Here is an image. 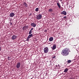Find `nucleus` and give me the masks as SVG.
<instances>
[{
	"mask_svg": "<svg viewBox=\"0 0 79 79\" xmlns=\"http://www.w3.org/2000/svg\"><path fill=\"white\" fill-rule=\"evenodd\" d=\"M57 5L60 9L61 8V5L60 3H57Z\"/></svg>",
	"mask_w": 79,
	"mask_h": 79,
	"instance_id": "10",
	"label": "nucleus"
},
{
	"mask_svg": "<svg viewBox=\"0 0 79 79\" xmlns=\"http://www.w3.org/2000/svg\"><path fill=\"white\" fill-rule=\"evenodd\" d=\"M1 46H0V51H1Z\"/></svg>",
	"mask_w": 79,
	"mask_h": 79,
	"instance_id": "25",
	"label": "nucleus"
},
{
	"mask_svg": "<svg viewBox=\"0 0 79 79\" xmlns=\"http://www.w3.org/2000/svg\"><path fill=\"white\" fill-rule=\"evenodd\" d=\"M56 45L55 44L53 45L52 47H51L52 50H55V49H56Z\"/></svg>",
	"mask_w": 79,
	"mask_h": 79,
	"instance_id": "9",
	"label": "nucleus"
},
{
	"mask_svg": "<svg viewBox=\"0 0 79 79\" xmlns=\"http://www.w3.org/2000/svg\"><path fill=\"white\" fill-rule=\"evenodd\" d=\"M55 58V56H54L52 57V58L53 59H54V58Z\"/></svg>",
	"mask_w": 79,
	"mask_h": 79,
	"instance_id": "23",
	"label": "nucleus"
},
{
	"mask_svg": "<svg viewBox=\"0 0 79 79\" xmlns=\"http://www.w3.org/2000/svg\"><path fill=\"white\" fill-rule=\"evenodd\" d=\"M47 30H46L45 32H47Z\"/></svg>",
	"mask_w": 79,
	"mask_h": 79,
	"instance_id": "27",
	"label": "nucleus"
},
{
	"mask_svg": "<svg viewBox=\"0 0 79 79\" xmlns=\"http://www.w3.org/2000/svg\"><path fill=\"white\" fill-rule=\"evenodd\" d=\"M61 54L63 56H68L69 54V49L68 48H64L62 50Z\"/></svg>",
	"mask_w": 79,
	"mask_h": 79,
	"instance_id": "1",
	"label": "nucleus"
},
{
	"mask_svg": "<svg viewBox=\"0 0 79 79\" xmlns=\"http://www.w3.org/2000/svg\"><path fill=\"white\" fill-rule=\"evenodd\" d=\"M23 6H25V7H27V3H26V2H24L23 4Z\"/></svg>",
	"mask_w": 79,
	"mask_h": 79,
	"instance_id": "12",
	"label": "nucleus"
},
{
	"mask_svg": "<svg viewBox=\"0 0 79 79\" xmlns=\"http://www.w3.org/2000/svg\"><path fill=\"white\" fill-rule=\"evenodd\" d=\"M8 60H10V58H10V57L8 56Z\"/></svg>",
	"mask_w": 79,
	"mask_h": 79,
	"instance_id": "24",
	"label": "nucleus"
},
{
	"mask_svg": "<svg viewBox=\"0 0 79 79\" xmlns=\"http://www.w3.org/2000/svg\"><path fill=\"white\" fill-rule=\"evenodd\" d=\"M39 8H36L35 10V11H39Z\"/></svg>",
	"mask_w": 79,
	"mask_h": 79,
	"instance_id": "18",
	"label": "nucleus"
},
{
	"mask_svg": "<svg viewBox=\"0 0 79 79\" xmlns=\"http://www.w3.org/2000/svg\"><path fill=\"white\" fill-rule=\"evenodd\" d=\"M33 29H34V28H32L31 29L30 31H32Z\"/></svg>",
	"mask_w": 79,
	"mask_h": 79,
	"instance_id": "21",
	"label": "nucleus"
},
{
	"mask_svg": "<svg viewBox=\"0 0 79 79\" xmlns=\"http://www.w3.org/2000/svg\"><path fill=\"white\" fill-rule=\"evenodd\" d=\"M59 34H60V33H59Z\"/></svg>",
	"mask_w": 79,
	"mask_h": 79,
	"instance_id": "28",
	"label": "nucleus"
},
{
	"mask_svg": "<svg viewBox=\"0 0 79 79\" xmlns=\"http://www.w3.org/2000/svg\"><path fill=\"white\" fill-rule=\"evenodd\" d=\"M67 17V16H64V17L63 18L64 19H66Z\"/></svg>",
	"mask_w": 79,
	"mask_h": 79,
	"instance_id": "20",
	"label": "nucleus"
},
{
	"mask_svg": "<svg viewBox=\"0 0 79 79\" xmlns=\"http://www.w3.org/2000/svg\"><path fill=\"white\" fill-rule=\"evenodd\" d=\"M27 28V27L26 26H24L23 28V30H26V29Z\"/></svg>",
	"mask_w": 79,
	"mask_h": 79,
	"instance_id": "14",
	"label": "nucleus"
},
{
	"mask_svg": "<svg viewBox=\"0 0 79 79\" xmlns=\"http://www.w3.org/2000/svg\"><path fill=\"white\" fill-rule=\"evenodd\" d=\"M20 66H21V63L19 62H18L17 63L16 65V68L17 69H19V68H20Z\"/></svg>",
	"mask_w": 79,
	"mask_h": 79,
	"instance_id": "3",
	"label": "nucleus"
},
{
	"mask_svg": "<svg viewBox=\"0 0 79 79\" xmlns=\"http://www.w3.org/2000/svg\"><path fill=\"white\" fill-rule=\"evenodd\" d=\"M33 36V35L32 34H31L29 35L28 36V39H30L31 37H32Z\"/></svg>",
	"mask_w": 79,
	"mask_h": 79,
	"instance_id": "13",
	"label": "nucleus"
},
{
	"mask_svg": "<svg viewBox=\"0 0 79 79\" xmlns=\"http://www.w3.org/2000/svg\"><path fill=\"white\" fill-rule=\"evenodd\" d=\"M71 62V60H69L67 61V63H70Z\"/></svg>",
	"mask_w": 79,
	"mask_h": 79,
	"instance_id": "17",
	"label": "nucleus"
},
{
	"mask_svg": "<svg viewBox=\"0 0 79 79\" xmlns=\"http://www.w3.org/2000/svg\"><path fill=\"white\" fill-rule=\"evenodd\" d=\"M49 40L50 42H52L53 40V37H51L49 38Z\"/></svg>",
	"mask_w": 79,
	"mask_h": 79,
	"instance_id": "11",
	"label": "nucleus"
},
{
	"mask_svg": "<svg viewBox=\"0 0 79 79\" xmlns=\"http://www.w3.org/2000/svg\"><path fill=\"white\" fill-rule=\"evenodd\" d=\"M31 25L33 27H35L36 26V24L34 23H31Z\"/></svg>",
	"mask_w": 79,
	"mask_h": 79,
	"instance_id": "6",
	"label": "nucleus"
},
{
	"mask_svg": "<svg viewBox=\"0 0 79 79\" xmlns=\"http://www.w3.org/2000/svg\"><path fill=\"white\" fill-rule=\"evenodd\" d=\"M29 39H28V37H27V41H29Z\"/></svg>",
	"mask_w": 79,
	"mask_h": 79,
	"instance_id": "22",
	"label": "nucleus"
},
{
	"mask_svg": "<svg viewBox=\"0 0 79 79\" xmlns=\"http://www.w3.org/2000/svg\"><path fill=\"white\" fill-rule=\"evenodd\" d=\"M49 12H52L53 11V9H50L48 10Z\"/></svg>",
	"mask_w": 79,
	"mask_h": 79,
	"instance_id": "16",
	"label": "nucleus"
},
{
	"mask_svg": "<svg viewBox=\"0 0 79 79\" xmlns=\"http://www.w3.org/2000/svg\"><path fill=\"white\" fill-rule=\"evenodd\" d=\"M49 50V49L48 47H46L44 49V53H47L48 52V51Z\"/></svg>",
	"mask_w": 79,
	"mask_h": 79,
	"instance_id": "2",
	"label": "nucleus"
},
{
	"mask_svg": "<svg viewBox=\"0 0 79 79\" xmlns=\"http://www.w3.org/2000/svg\"><path fill=\"white\" fill-rule=\"evenodd\" d=\"M28 34H32V31L30 30Z\"/></svg>",
	"mask_w": 79,
	"mask_h": 79,
	"instance_id": "19",
	"label": "nucleus"
},
{
	"mask_svg": "<svg viewBox=\"0 0 79 79\" xmlns=\"http://www.w3.org/2000/svg\"><path fill=\"white\" fill-rule=\"evenodd\" d=\"M68 68H66L64 70V73H67V72H68Z\"/></svg>",
	"mask_w": 79,
	"mask_h": 79,
	"instance_id": "15",
	"label": "nucleus"
},
{
	"mask_svg": "<svg viewBox=\"0 0 79 79\" xmlns=\"http://www.w3.org/2000/svg\"><path fill=\"white\" fill-rule=\"evenodd\" d=\"M15 13L12 12L9 15V16L10 17H11L12 18H13V17H14V16H15Z\"/></svg>",
	"mask_w": 79,
	"mask_h": 79,
	"instance_id": "5",
	"label": "nucleus"
},
{
	"mask_svg": "<svg viewBox=\"0 0 79 79\" xmlns=\"http://www.w3.org/2000/svg\"><path fill=\"white\" fill-rule=\"evenodd\" d=\"M60 2H62V0H60Z\"/></svg>",
	"mask_w": 79,
	"mask_h": 79,
	"instance_id": "26",
	"label": "nucleus"
},
{
	"mask_svg": "<svg viewBox=\"0 0 79 79\" xmlns=\"http://www.w3.org/2000/svg\"><path fill=\"white\" fill-rule=\"evenodd\" d=\"M61 15H64L66 16V15L67 13L65 11H63L61 13Z\"/></svg>",
	"mask_w": 79,
	"mask_h": 79,
	"instance_id": "7",
	"label": "nucleus"
},
{
	"mask_svg": "<svg viewBox=\"0 0 79 79\" xmlns=\"http://www.w3.org/2000/svg\"><path fill=\"white\" fill-rule=\"evenodd\" d=\"M42 18V15L39 14L36 17V19H40Z\"/></svg>",
	"mask_w": 79,
	"mask_h": 79,
	"instance_id": "4",
	"label": "nucleus"
},
{
	"mask_svg": "<svg viewBox=\"0 0 79 79\" xmlns=\"http://www.w3.org/2000/svg\"><path fill=\"white\" fill-rule=\"evenodd\" d=\"M17 38V36L15 35H13L12 37V40H15Z\"/></svg>",
	"mask_w": 79,
	"mask_h": 79,
	"instance_id": "8",
	"label": "nucleus"
}]
</instances>
